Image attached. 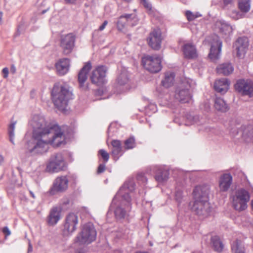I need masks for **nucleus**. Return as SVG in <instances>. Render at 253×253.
<instances>
[{
  "instance_id": "62",
  "label": "nucleus",
  "mask_w": 253,
  "mask_h": 253,
  "mask_svg": "<svg viewBox=\"0 0 253 253\" xmlns=\"http://www.w3.org/2000/svg\"><path fill=\"white\" fill-rule=\"evenodd\" d=\"M117 253H121V252L120 251H118Z\"/></svg>"
},
{
  "instance_id": "22",
  "label": "nucleus",
  "mask_w": 253,
  "mask_h": 253,
  "mask_svg": "<svg viewBox=\"0 0 253 253\" xmlns=\"http://www.w3.org/2000/svg\"><path fill=\"white\" fill-rule=\"evenodd\" d=\"M232 182V177L229 173L222 174L219 180V188L222 192L227 191Z\"/></svg>"
},
{
  "instance_id": "19",
  "label": "nucleus",
  "mask_w": 253,
  "mask_h": 253,
  "mask_svg": "<svg viewBox=\"0 0 253 253\" xmlns=\"http://www.w3.org/2000/svg\"><path fill=\"white\" fill-rule=\"evenodd\" d=\"M214 29L223 36L229 35L233 30L230 25L222 20H217L215 22Z\"/></svg>"
},
{
  "instance_id": "35",
  "label": "nucleus",
  "mask_w": 253,
  "mask_h": 253,
  "mask_svg": "<svg viewBox=\"0 0 253 253\" xmlns=\"http://www.w3.org/2000/svg\"><path fill=\"white\" fill-rule=\"evenodd\" d=\"M120 125L117 122H113L110 124L107 130L108 137L111 138L115 136L119 130Z\"/></svg>"
},
{
  "instance_id": "50",
  "label": "nucleus",
  "mask_w": 253,
  "mask_h": 253,
  "mask_svg": "<svg viewBox=\"0 0 253 253\" xmlns=\"http://www.w3.org/2000/svg\"><path fill=\"white\" fill-rule=\"evenodd\" d=\"M107 24H108V21L107 20H105L103 22V23H102V24L99 27L98 30L99 31L103 30L105 29L106 25H107Z\"/></svg>"
},
{
  "instance_id": "6",
  "label": "nucleus",
  "mask_w": 253,
  "mask_h": 253,
  "mask_svg": "<svg viewBox=\"0 0 253 253\" xmlns=\"http://www.w3.org/2000/svg\"><path fill=\"white\" fill-rule=\"evenodd\" d=\"M232 205L238 211H242L247 208V203L250 200L249 192L244 189L237 190L232 196Z\"/></svg>"
},
{
  "instance_id": "32",
  "label": "nucleus",
  "mask_w": 253,
  "mask_h": 253,
  "mask_svg": "<svg viewBox=\"0 0 253 253\" xmlns=\"http://www.w3.org/2000/svg\"><path fill=\"white\" fill-rule=\"evenodd\" d=\"M174 78L173 73H167L164 80L162 81V84L166 88L171 86L173 84Z\"/></svg>"
},
{
  "instance_id": "52",
  "label": "nucleus",
  "mask_w": 253,
  "mask_h": 253,
  "mask_svg": "<svg viewBox=\"0 0 253 253\" xmlns=\"http://www.w3.org/2000/svg\"><path fill=\"white\" fill-rule=\"evenodd\" d=\"M77 0H64L66 4H74Z\"/></svg>"
},
{
  "instance_id": "49",
  "label": "nucleus",
  "mask_w": 253,
  "mask_h": 253,
  "mask_svg": "<svg viewBox=\"0 0 253 253\" xmlns=\"http://www.w3.org/2000/svg\"><path fill=\"white\" fill-rule=\"evenodd\" d=\"M2 72L3 74V78H6L8 77V73H9L8 69L6 67L2 69Z\"/></svg>"
},
{
  "instance_id": "16",
  "label": "nucleus",
  "mask_w": 253,
  "mask_h": 253,
  "mask_svg": "<svg viewBox=\"0 0 253 253\" xmlns=\"http://www.w3.org/2000/svg\"><path fill=\"white\" fill-rule=\"evenodd\" d=\"M149 45L155 50H159L161 47L162 38L160 29H155L151 32L148 38Z\"/></svg>"
},
{
  "instance_id": "61",
  "label": "nucleus",
  "mask_w": 253,
  "mask_h": 253,
  "mask_svg": "<svg viewBox=\"0 0 253 253\" xmlns=\"http://www.w3.org/2000/svg\"><path fill=\"white\" fill-rule=\"evenodd\" d=\"M124 144H125V145H126V140H125L124 141Z\"/></svg>"
},
{
  "instance_id": "45",
  "label": "nucleus",
  "mask_w": 253,
  "mask_h": 253,
  "mask_svg": "<svg viewBox=\"0 0 253 253\" xmlns=\"http://www.w3.org/2000/svg\"><path fill=\"white\" fill-rule=\"evenodd\" d=\"M137 179L138 181L142 182V183H145L147 181L146 177L145 176L144 174L142 173L138 174L137 176Z\"/></svg>"
},
{
  "instance_id": "54",
  "label": "nucleus",
  "mask_w": 253,
  "mask_h": 253,
  "mask_svg": "<svg viewBox=\"0 0 253 253\" xmlns=\"http://www.w3.org/2000/svg\"><path fill=\"white\" fill-rule=\"evenodd\" d=\"M4 158L2 155H0V165L3 162Z\"/></svg>"
},
{
  "instance_id": "38",
  "label": "nucleus",
  "mask_w": 253,
  "mask_h": 253,
  "mask_svg": "<svg viewBox=\"0 0 253 253\" xmlns=\"http://www.w3.org/2000/svg\"><path fill=\"white\" fill-rule=\"evenodd\" d=\"M16 123V122H12L8 126V134L9 136V139L10 142L14 145V137H15V134H14V130H15V124Z\"/></svg>"
},
{
  "instance_id": "48",
  "label": "nucleus",
  "mask_w": 253,
  "mask_h": 253,
  "mask_svg": "<svg viewBox=\"0 0 253 253\" xmlns=\"http://www.w3.org/2000/svg\"><path fill=\"white\" fill-rule=\"evenodd\" d=\"M2 232L5 235L6 237L10 235V231L9 230L8 228L6 226L3 228Z\"/></svg>"
},
{
  "instance_id": "58",
  "label": "nucleus",
  "mask_w": 253,
  "mask_h": 253,
  "mask_svg": "<svg viewBox=\"0 0 253 253\" xmlns=\"http://www.w3.org/2000/svg\"><path fill=\"white\" fill-rule=\"evenodd\" d=\"M19 28H18V29H17V33H16V36H18L20 35V32H19Z\"/></svg>"
},
{
  "instance_id": "60",
  "label": "nucleus",
  "mask_w": 253,
  "mask_h": 253,
  "mask_svg": "<svg viewBox=\"0 0 253 253\" xmlns=\"http://www.w3.org/2000/svg\"><path fill=\"white\" fill-rule=\"evenodd\" d=\"M108 182V179L107 178L104 181V182L105 184H107Z\"/></svg>"
},
{
  "instance_id": "40",
  "label": "nucleus",
  "mask_w": 253,
  "mask_h": 253,
  "mask_svg": "<svg viewBox=\"0 0 253 253\" xmlns=\"http://www.w3.org/2000/svg\"><path fill=\"white\" fill-rule=\"evenodd\" d=\"M98 155H100L104 163H106L109 159V154L104 149H100L98 151Z\"/></svg>"
},
{
  "instance_id": "46",
  "label": "nucleus",
  "mask_w": 253,
  "mask_h": 253,
  "mask_svg": "<svg viewBox=\"0 0 253 253\" xmlns=\"http://www.w3.org/2000/svg\"><path fill=\"white\" fill-rule=\"evenodd\" d=\"M185 14H186L187 19L189 21H192V20H194L195 18L197 17L196 16H195L194 14H193L192 13V12H191L190 11H187L186 12Z\"/></svg>"
},
{
  "instance_id": "1",
  "label": "nucleus",
  "mask_w": 253,
  "mask_h": 253,
  "mask_svg": "<svg viewBox=\"0 0 253 253\" xmlns=\"http://www.w3.org/2000/svg\"><path fill=\"white\" fill-rule=\"evenodd\" d=\"M33 127L31 139L25 142L26 157L42 155L48 151L49 144L59 147L64 142L63 132L57 126H50L43 117L35 116L31 121Z\"/></svg>"
},
{
  "instance_id": "39",
  "label": "nucleus",
  "mask_w": 253,
  "mask_h": 253,
  "mask_svg": "<svg viewBox=\"0 0 253 253\" xmlns=\"http://www.w3.org/2000/svg\"><path fill=\"white\" fill-rule=\"evenodd\" d=\"M127 24L131 26H135L138 22V19L134 14H127Z\"/></svg>"
},
{
  "instance_id": "25",
  "label": "nucleus",
  "mask_w": 253,
  "mask_h": 253,
  "mask_svg": "<svg viewBox=\"0 0 253 253\" xmlns=\"http://www.w3.org/2000/svg\"><path fill=\"white\" fill-rule=\"evenodd\" d=\"M182 49L185 57L187 59H194L198 56L196 48L192 43L184 44Z\"/></svg>"
},
{
  "instance_id": "26",
  "label": "nucleus",
  "mask_w": 253,
  "mask_h": 253,
  "mask_svg": "<svg viewBox=\"0 0 253 253\" xmlns=\"http://www.w3.org/2000/svg\"><path fill=\"white\" fill-rule=\"evenodd\" d=\"M111 143L113 147L111 154L114 159L117 160L124 153L121 141L119 140H113Z\"/></svg>"
},
{
  "instance_id": "8",
  "label": "nucleus",
  "mask_w": 253,
  "mask_h": 253,
  "mask_svg": "<svg viewBox=\"0 0 253 253\" xmlns=\"http://www.w3.org/2000/svg\"><path fill=\"white\" fill-rule=\"evenodd\" d=\"M108 68L106 66L100 65L93 70L90 77L91 83L97 86H101L107 82L106 73Z\"/></svg>"
},
{
  "instance_id": "18",
  "label": "nucleus",
  "mask_w": 253,
  "mask_h": 253,
  "mask_svg": "<svg viewBox=\"0 0 253 253\" xmlns=\"http://www.w3.org/2000/svg\"><path fill=\"white\" fill-rule=\"evenodd\" d=\"M248 45V41L246 38L242 37L238 39L234 44V47L238 57L243 58L244 56Z\"/></svg>"
},
{
  "instance_id": "4",
  "label": "nucleus",
  "mask_w": 253,
  "mask_h": 253,
  "mask_svg": "<svg viewBox=\"0 0 253 253\" xmlns=\"http://www.w3.org/2000/svg\"><path fill=\"white\" fill-rule=\"evenodd\" d=\"M97 232L93 224L91 222L85 223L82 231L76 238V242L81 245L88 244L95 240Z\"/></svg>"
},
{
  "instance_id": "3",
  "label": "nucleus",
  "mask_w": 253,
  "mask_h": 253,
  "mask_svg": "<svg viewBox=\"0 0 253 253\" xmlns=\"http://www.w3.org/2000/svg\"><path fill=\"white\" fill-rule=\"evenodd\" d=\"M126 205V181H125L114 197L110 206L111 208L114 209V213L117 218H124Z\"/></svg>"
},
{
  "instance_id": "12",
  "label": "nucleus",
  "mask_w": 253,
  "mask_h": 253,
  "mask_svg": "<svg viewBox=\"0 0 253 253\" xmlns=\"http://www.w3.org/2000/svg\"><path fill=\"white\" fill-rule=\"evenodd\" d=\"M69 180L66 176L57 177L54 181L53 185L49 191L50 195H54L58 193H62L66 190L68 187Z\"/></svg>"
},
{
  "instance_id": "27",
  "label": "nucleus",
  "mask_w": 253,
  "mask_h": 253,
  "mask_svg": "<svg viewBox=\"0 0 253 253\" xmlns=\"http://www.w3.org/2000/svg\"><path fill=\"white\" fill-rule=\"evenodd\" d=\"M214 107L216 111L221 113H225L229 109L227 104L220 97H216L214 99Z\"/></svg>"
},
{
  "instance_id": "7",
  "label": "nucleus",
  "mask_w": 253,
  "mask_h": 253,
  "mask_svg": "<svg viewBox=\"0 0 253 253\" xmlns=\"http://www.w3.org/2000/svg\"><path fill=\"white\" fill-rule=\"evenodd\" d=\"M142 64L147 70L153 73L159 72L162 68L161 58L157 55L143 57Z\"/></svg>"
},
{
  "instance_id": "14",
  "label": "nucleus",
  "mask_w": 253,
  "mask_h": 253,
  "mask_svg": "<svg viewBox=\"0 0 253 253\" xmlns=\"http://www.w3.org/2000/svg\"><path fill=\"white\" fill-rule=\"evenodd\" d=\"M210 192V187L208 185L196 186L193 192L194 200L209 201Z\"/></svg>"
},
{
  "instance_id": "5",
  "label": "nucleus",
  "mask_w": 253,
  "mask_h": 253,
  "mask_svg": "<svg viewBox=\"0 0 253 253\" xmlns=\"http://www.w3.org/2000/svg\"><path fill=\"white\" fill-rule=\"evenodd\" d=\"M194 83L191 79H185L182 81L175 94V98L181 103H187L191 99L190 89L193 87Z\"/></svg>"
},
{
  "instance_id": "43",
  "label": "nucleus",
  "mask_w": 253,
  "mask_h": 253,
  "mask_svg": "<svg viewBox=\"0 0 253 253\" xmlns=\"http://www.w3.org/2000/svg\"><path fill=\"white\" fill-rule=\"evenodd\" d=\"M106 163H102L99 165L97 170V174H100L102 172H103L105 169H106Z\"/></svg>"
},
{
  "instance_id": "31",
  "label": "nucleus",
  "mask_w": 253,
  "mask_h": 253,
  "mask_svg": "<svg viewBox=\"0 0 253 253\" xmlns=\"http://www.w3.org/2000/svg\"><path fill=\"white\" fill-rule=\"evenodd\" d=\"M126 83V71L125 69L119 74L116 79V87H119L124 86Z\"/></svg>"
},
{
  "instance_id": "15",
  "label": "nucleus",
  "mask_w": 253,
  "mask_h": 253,
  "mask_svg": "<svg viewBox=\"0 0 253 253\" xmlns=\"http://www.w3.org/2000/svg\"><path fill=\"white\" fill-rule=\"evenodd\" d=\"M78 223V216L74 213H69L65 218L64 225V232H67L68 234H72L76 230Z\"/></svg>"
},
{
  "instance_id": "2",
  "label": "nucleus",
  "mask_w": 253,
  "mask_h": 253,
  "mask_svg": "<svg viewBox=\"0 0 253 253\" xmlns=\"http://www.w3.org/2000/svg\"><path fill=\"white\" fill-rule=\"evenodd\" d=\"M52 101L55 106L59 110L64 111L69 100L72 99V92L67 85L56 84L51 91Z\"/></svg>"
},
{
  "instance_id": "37",
  "label": "nucleus",
  "mask_w": 253,
  "mask_h": 253,
  "mask_svg": "<svg viewBox=\"0 0 253 253\" xmlns=\"http://www.w3.org/2000/svg\"><path fill=\"white\" fill-rule=\"evenodd\" d=\"M243 137L247 141H248L249 139L253 141V126H249L245 128L243 132Z\"/></svg>"
},
{
  "instance_id": "10",
  "label": "nucleus",
  "mask_w": 253,
  "mask_h": 253,
  "mask_svg": "<svg viewBox=\"0 0 253 253\" xmlns=\"http://www.w3.org/2000/svg\"><path fill=\"white\" fill-rule=\"evenodd\" d=\"M65 165L64 158L61 153L52 155L49 163L46 166V170L49 172H58L63 169Z\"/></svg>"
},
{
  "instance_id": "36",
  "label": "nucleus",
  "mask_w": 253,
  "mask_h": 253,
  "mask_svg": "<svg viewBox=\"0 0 253 253\" xmlns=\"http://www.w3.org/2000/svg\"><path fill=\"white\" fill-rule=\"evenodd\" d=\"M238 6L242 12H248L251 7L250 0H239Z\"/></svg>"
},
{
  "instance_id": "20",
  "label": "nucleus",
  "mask_w": 253,
  "mask_h": 253,
  "mask_svg": "<svg viewBox=\"0 0 253 253\" xmlns=\"http://www.w3.org/2000/svg\"><path fill=\"white\" fill-rule=\"evenodd\" d=\"M70 60L68 58L59 60L55 64L57 74L59 76H63L69 71Z\"/></svg>"
},
{
  "instance_id": "17",
  "label": "nucleus",
  "mask_w": 253,
  "mask_h": 253,
  "mask_svg": "<svg viewBox=\"0 0 253 253\" xmlns=\"http://www.w3.org/2000/svg\"><path fill=\"white\" fill-rule=\"evenodd\" d=\"M62 208L54 207L49 211L46 218V222L49 226H53L57 224L61 219Z\"/></svg>"
},
{
  "instance_id": "21",
  "label": "nucleus",
  "mask_w": 253,
  "mask_h": 253,
  "mask_svg": "<svg viewBox=\"0 0 253 253\" xmlns=\"http://www.w3.org/2000/svg\"><path fill=\"white\" fill-rule=\"evenodd\" d=\"M216 42L211 45L209 54L210 58L213 61L219 58L222 47V42L217 37H216Z\"/></svg>"
},
{
  "instance_id": "59",
  "label": "nucleus",
  "mask_w": 253,
  "mask_h": 253,
  "mask_svg": "<svg viewBox=\"0 0 253 253\" xmlns=\"http://www.w3.org/2000/svg\"><path fill=\"white\" fill-rule=\"evenodd\" d=\"M32 247L31 245H29V249H28L29 251H32Z\"/></svg>"
},
{
  "instance_id": "64",
  "label": "nucleus",
  "mask_w": 253,
  "mask_h": 253,
  "mask_svg": "<svg viewBox=\"0 0 253 253\" xmlns=\"http://www.w3.org/2000/svg\"><path fill=\"white\" fill-rule=\"evenodd\" d=\"M12 71H13V73H14V72H15V69H12Z\"/></svg>"
},
{
  "instance_id": "63",
  "label": "nucleus",
  "mask_w": 253,
  "mask_h": 253,
  "mask_svg": "<svg viewBox=\"0 0 253 253\" xmlns=\"http://www.w3.org/2000/svg\"><path fill=\"white\" fill-rule=\"evenodd\" d=\"M12 71H13V73H14V72H15V69H12Z\"/></svg>"
},
{
  "instance_id": "30",
  "label": "nucleus",
  "mask_w": 253,
  "mask_h": 253,
  "mask_svg": "<svg viewBox=\"0 0 253 253\" xmlns=\"http://www.w3.org/2000/svg\"><path fill=\"white\" fill-rule=\"evenodd\" d=\"M211 243L214 250L220 252L222 251L223 245L218 236H213L211 238Z\"/></svg>"
},
{
  "instance_id": "41",
  "label": "nucleus",
  "mask_w": 253,
  "mask_h": 253,
  "mask_svg": "<svg viewBox=\"0 0 253 253\" xmlns=\"http://www.w3.org/2000/svg\"><path fill=\"white\" fill-rule=\"evenodd\" d=\"M230 17L234 19L237 20L243 17L242 14L236 10L232 11L230 14Z\"/></svg>"
},
{
  "instance_id": "47",
  "label": "nucleus",
  "mask_w": 253,
  "mask_h": 253,
  "mask_svg": "<svg viewBox=\"0 0 253 253\" xmlns=\"http://www.w3.org/2000/svg\"><path fill=\"white\" fill-rule=\"evenodd\" d=\"M175 196L176 200L180 202L182 198V192L180 190L177 191L175 192Z\"/></svg>"
},
{
  "instance_id": "33",
  "label": "nucleus",
  "mask_w": 253,
  "mask_h": 253,
  "mask_svg": "<svg viewBox=\"0 0 253 253\" xmlns=\"http://www.w3.org/2000/svg\"><path fill=\"white\" fill-rule=\"evenodd\" d=\"M126 25V14L120 16L117 21V28L118 31L123 32Z\"/></svg>"
},
{
  "instance_id": "11",
  "label": "nucleus",
  "mask_w": 253,
  "mask_h": 253,
  "mask_svg": "<svg viewBox=\"0 0 253 253\" xmlns=\"http://www.w3.org/2000/svg\"><path fill=\"white\" fill-rule=\"evenodd\" d=\"M192 210L200 216H208L211 211L209 201L194 200Z\"/></svg>"
},
{
  "instance_id": "23",
  "label": "nucleus",
  "mask_w": 253,
  "mask_h": 253,
  "mask_svg": "<svg viewBox=\"0 0 253 253\" xmlns=\"http://www.w3.org/2000/svg\"><path fill=\"white\" fill-rule=\"evenodd\" d=\"M91 68V64L90 62L85 64L83 67L80 70L78 74V82L80 86L82 87L87 79L88 73Z\"/></svg>"
},
{
  "instance_id": "53",
  "label": "nucleus",
  "mask_w": 253,
  "mask_h": 253,
  "mask_svg": "<svg viewBox=\"0 0 253 253\" xmlns=\"http://www.w3.org/2000/svg\"><path fill=\"white\" fill-rule=\"evenodd\" d=\"M233 0H223V3L225 5H227L230 4L232 2Z\"/></svg>"
},
{
  "instance_id": "44",
  "label": "nucleus",
  "mask_w": 253,
  "mask_h": 253,
  "mask_svg": "<svg viewBox=\"0 0 253 253\" xmlns=\"http://www.w3.org/2000/svg\"><path fill=\"white\" fill-rule=\"evenodd\" d=\"M141 3L149 11V13H151V5L147 0H141Z\"/></svg>"
},
{
  "instance_id": "42",
  "label": "nucleus",
  "mask_w": 253,
  "mask_h": 253,
  "mask_svg": "<svg viewBox=\"0 0 253 253\" xmlns=\"http://www.w3.org/2000/svg\"><path fill=\"white\" fill-rule=\"evenodd\" d=\"M135 146V139L134 137H130L127 139V149H132Z\"/></svg>"
},
{
  "instance_id": "34",
  "label": "nucleus",
  "mask_w": 253,
  "mask_h": 253,
  "mask_svg": "<svg viewBox=\"0 0 253 253\" xmlns=\"http://www.w3.org/2000/svg\"><path fill=\"white\" fill-rule=\"evenodd\" d=\"M232 250L234 253H246L245 248L240 240H236L232 245Z\"/></svg>"
},
{
  "instance_id": "13",
  "label": "nucleus",
  "mask_w": 253,
  "mask_h": 253,
  "mask_svg": "<svg viewBox=\"0 0 253 253\" xmlns=\"http://www.w3.org/2000/svg\"><path fill=\"white\" fill-rule=\"evenodd\" d=\"M235 89L244 95L253 96V82L250 80H239L235 84Z\"/></svg>"
},
{
  "instance_id": "28",
  "label": "nucleus",
  "mask_w": 253,
  "mask_h": 253,
  "mask_svg": "<svg viewBox=\"0 0 253 253\" xmlns=\"http://www.w3.org/2000/svg\"><path fill=\"white\" fill-rule=\"evenodd\" d=\"M216 71L219 74L228 76L233 72L234 68L230 63H225L219 65L216 68Z\"/></svg>"
},
{
  "instance_id": "57",
  "label": "nucleus",
  "mask_w": 253,
  "mask_h": 253,
  "mask_svg": "<svg viewBox=\"0 0 253 253\" xmlns=\"http://www.w3.org/2000/svg\"><path fill=\"white\" fill-rule=\"evenodd\" d=\"M2 12L1 11H0V22H1L2 20Z\"/></svg>"
},
{
  "instance_id": "29",
  "label": "nucleus",
  "mask_w": 253,
  "mask_h": 253,
  "mask_svg": "<svg viewBox=\"0 0 253 253\" xmlns=\"http://www.w3.org/2000/svg\"><path fill=\"white\" fill-rule=\"evenodd\" d=\"M169 175L168 170L160 168L156 172L155 179L159 182H165L168 180Z\"/></svg>"
},
{
  "instance_id": "24",
  "label": "nucleus",
  "mask_w": 253,
  "mask_h": 253,
  "mask_svg": "<svg viewBox=\"0 0 253 253\" xmlns=\"http://www.w3.org/2000/svg\"><path fill=\"white\" fill-rule=\"evenodd\" d=\"M229 82L226 78H222L215 81L214 89L218 92L224 94L229 89Z\"/></svg>"
},
{
  "instance_id": "56",
  "label": "nucleus",
  "mask_w": 253,
  "mask_h": 253,
  "mask_svg": "<svg viewBox=\"0 0 253 253\" xmlns=\"http://www.w3.org/2000/svg\"><path fill=\"white\" fill-rule=\"evenodd\" d=\"M49 9V7H48L46 9L43 10L41 12L42 14H44L46 11H47Z\"/></svg>"
},
{
  "instance_id": "9",
  "label": "nucleus",
  "mask_w": 253,
  "mask_h": 253,
  "mask_svg": "<svg viewBox=\"0 0 253 253\" xmlns=\"http://www.w3.org/2000/svg\"><path fill=\"white\" fill-rule=\"evenodd\" d=\"M76 36L73 33L62 35L60 37V46L65 55L71 53L75 44Z\"/></svg>"
},
{
  "instance_id": "55",
  "label": "nucleus",
  "mask_w": 253,
  "mask_h": 253,
  "mask_svg": "<svg viewBox=\"0 0 253 253\" xmlns=\"http://www.w3.org/2000/svg\"><path fill=\"white\" fill-rule=\"evenodd\" d=\"M30 194L31 196L33 198H34V199H35V197H35V195L34 193L32 191H30Z\"/></svg>"
},
{
  "instance_id": "51",
  "label": "nucleus",
  "mask_w": 253,
  "mask_h": 253,
  "mask_svg": "<svg viewBox=\"0 0 253 253\" xmlns=\"http://www.w3.org/2000/svg\"><path fill=\"white\" fill-rule=\"evenodd\" d=\"M129 184V186H130V189H129L130 191H133L134 189L135 184L132 182H130ZM128 188H129V187H127V189Z\"/></svg>"
}]
</instances>
